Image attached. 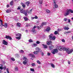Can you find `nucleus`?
Returning <instances> with one entry per match:
<instances>
[{
  "label": "nucleus",
  "instance_id": "f257e3e1",
  "mask_svg": "<svg viewBox=\"0 0 73 73\" xmlns=\"http://www.w3.org/2000/svg\"><path fill=\"white\" fill-rule=\"evenodd\" d=\"M70 12L71 13H73V10L70 9H68L66 12L64 14V16H68L70 14Z\"/></svg>",
  "mask_w": 73,
  "mask_h": 73
},
{
  "label": "nucleus",
  "instance_id": "f03ea898",
  "mask_svg": "<svg viewBox=\"0 0 73 73\" xmlns=\"http://www.w3.org/2000/svg\"><path fill=\"white\" fill-rule=\"evenodd\" d=\"M20 11L21 13L25 14V16H28V14H27V12L28 11V10H26L25 11L23 9H21Z\"/></svg>",
  "mask_w": 73,
  "mask_h": 73
},
{
  "label": "nucleus",
  "instance_id": "7ed1b4c3",
  "mask_svg": "<svg viewBox=\"0 0 73 73\" xmlns=\"http://www.w3.org/2000/svg\"><path fill=\"white\" fill-rule=\"evenodd\" d=\"M53 36V34H51L49 36V39L50 40L54 41V40H55L56 39V36Z\"/></svg>",
  "mask_w": 73,
  "mask_h": 73
},
{
  "label": "nucleus",
  "instance_id": "20e7f679",
  "mask_svg": "<svg viewBox=\"0 0 73 73\" xmlns=\"http://www.w3.org/2000/svg\"><path fill=\"white\" fill-rule=\"evenodd\" d=\"M73 51V49L72 48L71 49H70L69 48H68L66 52L68 53V54H70V53H72V52Z\"/></svg>",
  "mask_w": 73,
  "mask_h": 73
},
{
  "label": "nucleus",
  "instance_id": "39448f33",
  "mask_svg": "<svg viewBox=\"0 0 73 73\" xmlns=\"http://www.w3.org/2000/svg\"><path fill=\"white\" fill-rule=\"evenodd\" d=\"M35 50H36V51H37L39 53V52H42V51H41V49H40V48L38 47H36L35 48Z\"/></svg>",
  "mask_w": 73,
  "mask_h": 73
},
{
  "label": "nucleus",
  "instance_id": "423d86ee",
  "mask_svg": "<svg viewBox=\"0 0 73 73\" xmlns=\"http://www.w3.org/2000/svg\"><path fill=\"white\" fill-rule=\"evenodd\" d=\"M54 7H53V8H57L58 7V6L57 4H56V2H55V0H54Z\"/></svg>",
  "mask_w": 73,
  "mask_h": 73
},
{
  "label": "nucleus",
  "instance_id": "0eeeda50",
  "mask_svg": "<svg viewBox=\"0 0 73 73\" xmlns=\"http://www.w3.org/2000/svg\"><path fill=\"white\" fill-rule=\"evenodd\" d=\"M5 38L7 39H9L10 40H12V38L9 36L6 35Z\"/></svg>",
  "mask_w": 73,
  "mask_h": 73
},
{
  "label": "nucleus",
  "instance_id": "6e6552de",
  "mask_svg": "<svg viewBox=\"0 0 73 73\" xmlns=\"http://www.w3.org/2000/svg\"><path fill=\"white\" fill-rule=\"evenodd\" d=\"M3 44L5 45H8V42L6 41L5 40H3L2 42Z\"/></svg>",
  "mask_w": 73,
  "mask_h": 73
},
{
  "label": "nucleus",
  "instance_id": "1a4fd4ad",
  "mask_svg": "<svg viewBox=\"0 0 73 73\" xmlns=\"http://www.w3.org/2000/svg\"><path fill=\"white\" fill-rule=\"evenodd\" d=\"M57 49L60 51H61V50H62V47H61V46H58V47H57Z\"/></svg>",
  "mask_w": 73,
  "mask_h": 73
},
{
  "label": "nucleus",
  "instance_id": "9d476101",
  "mask_svg": "<svg viewBox=\"0 0 73 73\" xmlns=\"http://www.w3.org/2000/svg\"><path fill=\"white\" fill-rule=\"evenodd\" d=\"M29 56H31V57H32V58H35V55L34 54H29Z\"/></svg>",
  "mask_w": 73,
  "mask_h": 73
},
{
  "label": "nucleus",
  "instance_id": "9b49d317",
  "mask_svg": "<svg viewBox=\"0 0 73 73\" xmlns=\"http://www.w3.org/2000/svg\"><path fill=\"white\" fill-rule=\"evenodd\" d=\"M53 48H54V46L53 45H52L50 46H49V49L50 50H52Z\"/></svg>",
  "mask_w": 73,
  "mask_h": 73
},
{
  "label": "nucleus",
  "instance_id": "f8f14e48",
  "mask_svg": "<svg viewBox=\"0 0 73 73\" xmlns=\"http://www.w3.org/2000/svg\"><path fill=\"white\" fill-rule=\"evenodd\" d=\"M52 42L50 40L48 41L47 42V45H50V44H52Z\"/></svg>",
  "mask_w": 73,
  "mask_h": 73
},
{
  "label": "nucleus",
  "instance_id": "ddd939ff",
  "mask_svg": "<svg viewBox=\"0 0 73 73\" xmlns=\"http://www.w3.org/2000/svg\"><path fill=\"white\" fill-rule=\"evenodd\" d=\"M42 45L43 46V48L44 49H46L48 48V46H47L46 45H44L43 44Z\"/></svg>",
  "mask_w": 73,
  "mask_h": 73
},
{
  "label": "nucleus",
  "instance_id": "4468645a",
  "mask_svg": "<svg viewBox=\"0 0 73 73\" xmlns=\"http://www.w3.org/2000/svg\"><path fill=\"white\" fill-rule=\"evenodd\" d=\"M25 4L27 5V7H28L29 4H30V2L29 1H27L26 3H25Z\"/></svg>",
  "mask_w": 73,
  "mask_h": 73
},
{
  "label": "nucleus",
  "instance_id": "2eb2a0df",
  "mask_svg": "<svg viewBox=\"0 0 73 73\" xmlns=\"http://www.w3.org/2000/svg\"><path fill=\"white\" fill-rule=\"evenodd\" d=\"M50 27H48L47 28L46 31H47V32H49V31H50Z\"/></svg>",
  "mask_w": 73,
  "mask_h": 73
},
{
  "label": "nucleus",
  "instance_id": "dca6fc26",
  "mask_svg": "<svg viewBox=\"0 0 73 73\" xmlns=\"http://www.w3.org/2000/svg\"><path fill=\"white\" fill-rule=\"evenodd\" d=\"M16 36H18L19 37H21V34L20 33H17L16 34Z\"/></svg>",
  "mask_w": 73,
  "mask_h": 73
},
{
  "label": "nucleus",
  "instance_id": "f3484780",
  "mask_svg": "<svg viewBox=\"0 0 73 73\" xmlns=\"http://www.w3.org/2000/svg\"><path fill=\"white\" fill-rule=\"evenodd\" d=\"M38 53L39 52L36 51H34L33 52L34 54H36V55L38 54Z\"/></svg>",
  "mask_w": 73,
  "mask_h": 73
},
{
  "label": "nucleus",
  "instance_id": "a211bd4d",
  "mask_svg": "<svg viewBox=\"0 0 73 73\" xmlns=\"http://www.w3.org/2000/svg\"><path fill=\"white\" fill-rule=\"evenodd\" d=\"M20 25H21V24L20 23H17V26L18 27H19V28L20 27Z\"/></svg>",
  "mask_w": 73,
  "mask_h": 73
},
{
  "label": "nucleus",
  "instance_id": "6ab92c4d",
  "mask_svg": "<svg viewBox=\"0 0 73 73\" xmlns=\"http://www.w3.org/2000/svg\"><path fill=\"white\" fill-rule=\"evenodd\" d=\"M11 12V10L9 9H7L6 11V13H9Z\"/></svg>",
  "mask_w": 73,
  "mask_h": 73
},
{
  "label": "nucleus",
  "instance_id": "aec40b11",
  "mask_svg": "<svg viewBox=\"0 0 73 73\" xmlns=\"http://www.w3.org/2000/svg\"><path fill=\"white\" fill-rule=\"evenodd\" d=\"M23 19L25 21H28V19L27 18V17H24Z\"/></svg>",
  "mask_w": 73,
  "mask_h": 73
},
{
  "label": "nucleus",
  "instance_id": "412c9836",
  "mask_svg": "<svg viewBox=\"0 0 73 73\" xmlns=\"http://www.w3.org/2000/svg\"><path fill=\"white\" fill-rule=\"evenodd\" d=\"M27 63V61L26 60H25V61L23 62V64L24 65H26Z\"/></svg>",
  "mask_w": 73,
  "mask_h": 73
},
{
  "label": "nucleus",
  "instance_id": "4be33fe9",
  "mask_svg": "<svg viewBox=\"0 0 73 73\" xmlns=\"http://www.w3.org/2000/svg\"><path fill=\"white\" fill-rule=\"evenodd\" d=\"M55 52V53H57L58 52V50L57 49H55L53 50Z\"/></svg>",
  "mask_w": 73,
  "mask_h": 73
},
{
  "label": "nucleus",
  "instance_id": "5701e85b",
  "mask_svg": "<svg viewBox=\"0 0 73 73\" xmlns=\"http://www.w3.org/2000/svg\"><path fill=\"white\" fill-rule=\"evenodd\" d=\"M39 2L40 4H42V0H39Z\"/></svg>",
  "mask_w": 73,
  "mask_h": 73
},
{
  "label": "nucleus",
  "instance_id": "b1692460",
  "mask_svg": "<svg viewBox=\"0 0 73 73\" xmlns=\"http://www.w3.org/2000/svg\"><path fill=\"white\" fill-rule=\"evenodd\" d=\"M15 71H16V72L18 71V68H17V67H15Z\"/></svg>",
  "mask_w": 73,
  "mask_h": 73
},
{
  "label": "nucleus",
  "instance_id": "393cba45",
  "mask_svg": "<svg viewBox=\"0 0 73 73\" xmlns=\"http://www.w3.org/2000/svg\"><path fill=\"white\" fill-rule=\"evenodd\" d=\"M32 10H33L32 9H31L29 11H28H28H27V13H31V12H32Z\"/></svg>",
  "mask_w": 73,
  "mask_h": 73
},
{
  "label": "nucleus",
  "instance_id": "a878e982",
  "mask_svg": "<svg viewBox=\"0 0 73 73\" xmlns=\"http://www.w3.org/2000/svg\"><path fill=\"white\" fill-rule=\"evenodd\" d=\"M51 65L52 68H55V66L54 65V64L53 63H50Z\"/></svg>",
  "mask_w": 73,
  "mask_h": 73
},
{
  "label": "nucleus",
  "instance_id": "bb28decb",
  "mask_svg": "<svg viewBox=\"0 0 73 73\" xmlns=\"http://www.w3.org/2000/svg\"><path fill=\"white\" fill-rule=\"evenodd\" d=\"M68 49V48H63V50H64V51H66H66H67V49Z\"/></svg>",
  "mask_w": 73,
  "mask_h": 73
},
{
  "label": "nucleus",
  "instance_id": "cd10ccee",
  "mask_svg": "<svg viewBox=\"0 0 73 73\" xmlns=\"http://www.w3.org/2000/svg\"><path fill=\"white\" fill-rule=\"evenodd\" d=\"M64 29L65 30H68V29H69V28L68 27H65Z\"/></svg>",
  "mask_w": 73,
  "mask_h": 73
},
{
  "label": "nucleus",
  "instance_id": "c85d7f7f",
  "mask_svg": "<svg viewBox=\"0 0 73 73\" xmlns=\"http://www.w3.org/2000/svg\"><path fill=\"white\" fill-rule=\"evenodd\" d=\"M13 4V1H12L10 3V5H12Z\"/></svg>",
  "mask_w": 73,
  "mask_h": 73
},
{
  "label": "nucleus",
  "instance_id": "c756f323",
  "mask_svg": "<svg viewBox=\"0 0 73 73\" xmlns=\"http://www.w3.org/2000/svg\"><path fill=\"white\" fill-rule=\"evenodd\" d=\"M3 27H5V28H7V23H5L4 24Z\"/></svg>",
  "mask_w": 73,
  "mask_h": 73
},
{
  "label": "nucleus",
  "instance_id": "7c9ffc66",
  "mask_svg": "<svg viewBox=\"0 0 73 73\" xmlns=\"http://www.w3.org/2000/svg\"><path fill=\"white\" fill-rule=\"evenodd\" d=\"M32 32H33L34 33H35V32H36V30H35V29H32Z\"/></svg>",
  "mask_w": 73,
  "mask_h": 73
},
{
  "label": "nucleus",
  "instance_id": "2f4dec72",
  "mask_svg": "<svg viewBox=\"0 0 73 73\" xmlns=\"http://www.w3.org/2000/svg\"><path fill=\"white\" fill-rule=\"evenodd\" d=\"M16 38H17V39L18 40H20V38H21V37L20 36L17 37H16Z\"/></svg>",
  "mask_w": 73,
  "mask_h": 73
},
{
  "label": "nucleus",
  "instance_id": "473e14b6",
  "mask_svg": "<svg viewBox=\"0 0 73 73\" xmlns=\"http://www.w3.org/2000/svg\"><path fill=\"white\" fill-rule=\"evenodd\" d=\"M20 53H24V51L23 50H21L20 51H19Z\"/></svg>",
  "mask_w": 73,
  "mask_h": 73
},
{
  "label": "nucleus",
  "instance_id": "72a5a7b5",
  "mask_svg": "<svg viewBox=\"0 0 73 73\" xmlns=\"http://www.w3.org/2000/svg\"><path fill=\"white\" fill-rule=\"evenodd\" d=\"M58 32H57V31H55L54 32V35H57V34H58Z\"/></svg>",
  "mask_w": 73,
  "mask_h": 73
},
{
  "label": "nucleus",
  "instance_id": "f704fd0d",
  "mask_svg": "<svg viewBox=\"0 0 73 73\" xmlns=\"http://www.w3.org/2000/svg\"><path fill=\"white\" fill-rule=\"evenodd\" d=\"M36 43L37 44H39L40 43V42L38 41V40H37L36 41Z\"/></svg>",
  "mask_w": 73,
  "mask_h": 73
},
{
  "label": "nucleus",
  "instance_id": "c9c22d12",
  "mask_svg": "<svg viewBox=\"0 0 73 73\" xmlns=\"http://www.w3.org/2000/svg\"><path fill=\"white\" fill-rule=\"evenodd\" d=\"M37 62L38 64H41V62H40L39 60H37Z\"/></svg>",
  "mask_w": 73,
  "mask_h": 73
},
{
  "label": "nucleus",
  "instance_id": "e433bc0d",
  "mask_svg": "<svg viewBox=\"0 0 73 73\" xmlns=\"http://www.w3.org/2000/svg\"><path fill=\"white\" fill-rule=\"evenodd\" d=\"M11 60L13 61H15V59L13 58H11Z\"/></svg>",
  "mask_w": 73,
  "mask_h": 73
},
{
  "label": "nucleus",
  "instance_id": "4c0bfd02",
  "mask_svg": "<svg viewBox=\"0 0 73 73\" xmlns=\"http://www.w3.org/2000/svg\"><path fill=\"white\" fill-rule=\"evenodd\" d=\"M29 42H33V40L31 39H30L29 40Z\"/></svg>",
  "mask_w": 73,
  "mask_h": 73
},
{
  "label": "nucleus",
  "instance_id": "58836bf2",
  "mask_svg": "<svg viewBox=\"0 0 73 73\" xmlns=\"http://www.w3.org/2000/svg\"><path fill=\"white\" fill-rule=\"evenodd\" d=\"M35 63H32L31 64V65L33 66H35Z\"/></svg>",
  "mask_w": 73,
  "mask_h": 73
},
{
  "label": "nucleus",
  "instance_id": "ea45409f",
  "mask_svg": "<svg viewBox=\"0 0 73 73\" xmlns=\"http://www.w3.org/2000/svg\"><path fill=\"white\" fill-rule=\"evenodd\" d=\"M62 42H65V40H64V39H62Z\"/></svg>",
  "mask_w": 73,
  "mask_h": 73
},
{
  "label": "nucleus",
  "instance_id": "a19ab883",
  "mask_svg": "<svg viewBox=\"0 0 73 73\" xmlns=\"http://www.w3.org/2000/svg\"><path fill=\"white\" fill-rule=\"evenodd\" d=\"M46 12L47 13H49V12H50V11L47 9L46 10Z\"/></svg>",
  "mask_w": 73,
  "mask_h": 73
},
{
  "label": "nucleus",
  "instance_id": "79ce46f5",
  "mask_svg": "<svg viewBox=\"0 0 73 73\" xmlns=\"http://www.w3.org/2000/svg\"><path fill=\"white\" fill-rule=\"evenodd\" d=\"M31 71H33V72H35V70L33 68H31L30 69Z\"/></svg>",
  "mask_w": 73,
  "mask_h": 73
},
{
  "label": "nucleus",
  "instance_id": "37998d69",
  "mask_svg": "<svg viewBox=\"0 0 73 73\" xmlns=\"http://www.w3.org/2000/svg\"><path fill=\"white\" fill-rule=\"evenodd\" d=\"M33 45L34 46H37V44L36 43H34V44Z\"/></svg>",
  "mask_w": 73,
  "mask_h": 73
},
{
  "label": "nucleus",
  "instance_id": "c03bdc74",
  "mask_svg": "<svg viewBox=\"0 0 73 73\" xmlns=\"http://www.w3.org/2000/svg\"><path fill=\"white\" fill-rule=\"evenodd\" d=\"M24 57L23 58V59H24V60H27V58H26V57H24Z\"/></svg>",
  "mask_w": 73,
  "mask_h": 73
},
{
  "label": "nucleus",
  "instance_id": "a18cd8bd",
  "mask_svg": "<svg viewBox=\"0 0 73 73\" xmlns=\"http://www.w3.org/2000/svg\"><path fill=\"white\" fill-rule=\"evenodd\" d=\"M21 7H20V6L18 7V8L17 9V10H19V9H21Z\"/></svg>",
  "mask_w": 73,
  "mask_h": 73
},
{
  "label": "nucleus",
  "instance_id": "49530a36",
  "mask_svg": "<svg viewBox=\"0 0 73 73\" xmlns=\"http://www.w3.org/2000/svg\"><path fill=\"white\" fill-rule=\"evenodd\" d=\"M3 68L4 70H5V69H6V66L5 65L4 67Z\"/></svg>",
  "mask_w": 73,
  "mask_h": 73
},
{
  "label": "nucleus",
  "instance_id": "de8ad7c7",
  "mask_svg": "<svg viewBox=\"0 0 73 73\" xmlns=\"http://www.w3.org/2000/svg\"><path fill=\"white\" fill-rule=\"evenodd\" d=\"M52 53L53 54H54L56 53L54 50H53V51H52Z\"/></svg>",
  "mask_w": 73,
  "mask_h": 73
},
{
  "label": "nucleus",
  "instance_id": "09e8293b",
  "mask_svg": "<svg viewBox=\"0 0 73 73\" xmlns=\"http://www.w3.org/2000/svg\"><path fill=\"white\" fill-rule=\"evenodd\" d=\"M29 26V24H27L26 25V27H28Z\"/></svg>",
  "mask_w": 73,
  "mask_h": 73
},
{
  "label": "nucleus",
  "instance_id": "8fccbe9b",
  "mask_svg": "<svg viewBox=\"0 0 73 73\" xmlns=\"http://www.w3.org/2000/svg\"><path fill=\"white\" fill-rule=\"evenodd\" d=\"M0 69H1V70H3V67L2 66H0Z\"/></svg>",
  "mask_w": 73,
  "mask_h": 73
},
{
  "label": "nucleus",
  "instance_id": "3c124183",
  "mask_svg": "<svg viewBox=\"0 0 73 73\" xmlns=\"http://www.w3.org/2000/svg\"><path fill=\"white\" fill-rule=\"evenodd\" d=\"M43 25H44V24H43V23H42L41 25H40V27H43Z\"/></svg>",
  "mask_w": 73,
  "mask_h": 73
},
{
  "label": "nucleus",
  "instance_id": "603ef678",
  "mask_svg": "<svg viewBox=\"0 0 73 73\" xmlns=\"http://www.w3.org/2000/svg\"><path fill=\"white\" fill-rule=\"evenodd\" d=\"M1 26H3V27L4 25L3 24V23H1V25H0V27Z\"/></svg>",
  "mask_w": 73,
  "mask_h": 73
},
{
  "label": "nucleus",
  "instance_id": "864d4df0",
  "mask_svg": "<svg viewBox=\"0 0 73 73\" xmlns=\"http://www.w3.org/2000/svg\"><path fill=\"white\" fill-rule=\"evenodd\" d=\"M64 21H67V20H68V19L65 18L64 19Z\"/></svg>",
  "mask_w": 73,
  "mask_h": 73
},
{
  "label": "nucleus",
  "instance_id": "5fc2aeb1",
  "mask_svg": "<svg viewBox=\"0 0 73 73\" xmlns=\"http://www.w3.org/2000/svg\"><path fill=\"white\" fill-rule=\"evenodd\" d=\"M58 32H60V31H61V29H58Z\"/></svg>",
  "mask_w": 73,
  "mask_h": 73
},
{
  "label": "nucleus",
  "instance_id": "6e6d98bb",
  "mask_svg": "<svg viewBox=\"0 0 73 73\" xmlns=\"http://www.w3.org/2000/svg\"><path fill=\"white\" fill-rule=\"evenodd\" d=\"M2 63L3 64V65H4L5 64V62H2Z\"/></svg>",
  "mask_w": 73,
  "mask_h": 73
},
{
  "label": "nucleus",
  "instance_id": "4d7b16f0",
  "mask_svg": "<svg viewBox=\"0 0 73 73\" xmlns=\"http://www.w3.org/2000/svg\"><path fill=\"white\" fill-rule=\"evenodd\" d=\"M44 25H46V23L45 22H42Z\"/></svg>",
  "mask_w": 73,
  "mask_h": 73
},
{
  "label": "nucleus",
  "instance_id": "13d9d810",
  "mask_svg": "<svg viewBox=\"0 0 73 73\" xmlns=\"http://www.w3.org/2000/svg\"><path fill=\"white\" fill-rule=\"evenodd\" d=\"M47 56H50V53L48 52L47 53Z\"/></svg>",
  "mask_w": 73,
  "mask_h": 73
},
{
  "label": "nucleus",
  "instance_id": "bf43d9fd",
  "mask_svg": "<svg viewBox=\"0 0 73 73\" xmlns=\"http://www.w3.org/2000/svg\"><path fill=\"white\" fill-rule=\"evenodd\" d=\"M35 17V19H38V17L37 16H36Z\"/></svg>",
  "mask_w": 73,
  "mask_h": 73
},
{
  "label": "nucleus",
  "instance_id": "052dcab7",
  "mask_svg": "<svg viewBox=\"0 0 73 73\" xmlns=\"http://www.w3.org/2000/svg\"><path fill=\"white\" fill-rule=\"evenodd\" d=\"M23 8H25V5L24 4L22 5Z\"/></svg>",
  "mask_w": 73,
  "mask_h": 73
},
{
  "label": "nucleus",
  "instance_id": "680f3d73",
  "mask_svg": "<svg viewBox=\"0 0 73 73\" xmlns=\"http://www.w3.org/2000/svg\"><path fill=\"white\" fill-rule=\"evenodd\" d=\"M68 63L69 65H70V62L69 61H68Z\"/></svg>",
  "mask_w": 73,
  "mask_h": 73
},
{
  "label": "nucleus",
  "instance_id": "e2e57ef3",
  "mask_svg": "<svg viewBox=\"0 0 73 73\" xmlns=\"http://www.w3.org/2000/svg\"><path fill=\"white\" fill-rule=\"evenodd\" d=\"M36 28V26L35 25L33 27V29H35V28Z\"/></svg>",
  "mask_w": 73,
  "mask_h": 73
},
{
  "label": "nucleus",
  "instance_id": "0e129e2a",
  "mask_svg": "<svg viewBox=\"0 0 73 73\" xmlns=\"http://www.w3.org/2000/svg\"><path fill=\"white\" fill-rule=\"evenodd\" d=\"M41 54L42 56H44V53L43 52H42L41 53Z\"/></svg>",
  "mask_w": 73,
  "mask_h": 73
},
{
  "label": "nucleus",
  "instance_id": "69168bd1",
  "mask_svg": "<svg viewBox=\"0 0 73 73\" xmlns=\"http://www.w3.org/2000/svg\"><path fill=\"white\" fill-rule=\"evenodd\" d=\"M68 23H70V20L69 19H68Z\"/></svg>",
  "mask_w": 73,
  "mask_h": 73
},
{
  "label": "nucleus",
  "instance_id": "338daca9",
  "mask_svg": "<svg viewBox=\"0 0 73 73\" xmlns=\"http://www.w3.org/2000/svg\"><path fill=\"white\" fill-rule=\"evenodd\" d=\"M0 23H3V21L2 20L0 19Z\"/></svg>",
  "mask_w": 73,
  "mask_h": 73
},
{
  "label": "nucleus",
  "instance_id": "774afa93",
  "mask_svg": "<svg viewBox=\"0 0 73 73\" xmlns=\"http://www.w3.org/2000/svg\"><path fill=\"white\" fill-rule=\"evenodd\" d=\"M21 5H24V3H22L21 2Z\"/></svg>",
  "mask_w": 73,
  "mask_h": 73
}]
</instances>
